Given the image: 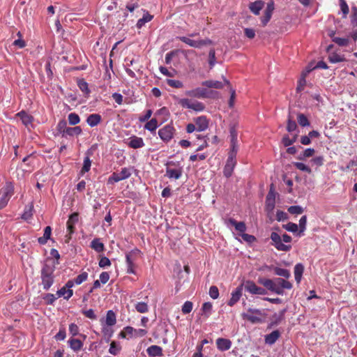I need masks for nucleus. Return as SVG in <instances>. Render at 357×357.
<instances>
[{"mask_svg":"<svg viewBox=\"0 0 357 357\" xmlns=\"http://www.w3.org/2000/svg\"><path fill=\"white\" fill-rule=\"evenodd\" d=\"M276 193L274 189V185L271 184L269 192L266 198V208L268 212H271L275 208Z\"/></svg>","mask_w":357,"mask_h":357,"instance_id":"nucleus-8","label":"nucleus"},{"mask_svg":"<svg viewBox=\"0 0 357 357\" xmlns=\"http://www.w3.org/2000/svg\"><path fill=\"white\" fill-rule=\"evenodd\" d=\"M193 304L190 301H186L182 307V312L183 314H188L192 310Z\"/></svg>","mask_w":357,"mask_h":357,"instance_id":"nucleus-54","label":"nucleus"},{"mask_svg":"<svg viewBox=\"0 0 357 357\" xmlns=\"http://www.w3.org/2000/svg\"><path fill=\"white\" fill-rule=\"evenodd\" d=\"M178 104L180 105L182 107L192 109L196 112L203 111L205 108V106L203 103L188 98L178 99Z\"/></svg>","mask_w":357,"mask_h":357,"instance_id":"nucleus-5","label":"nucleus"},{"mask_svg":"<svg viewBox=\"0 0 357 357\" xmlns=\"http://www.w3.org/2000/svg\"><path fill=\"white\" fill-rule=\"evenodd\" d=\"M229 223L235 227V229L239 232H245L246 230L245 224L243 222H237L233 218L229 220Z\"/></svg>","mask_w":357,"mask_h":357,"instance_id":"nucleus-31","label":"nucleus"},{"mask_svg":"<svg viewBox=\"0 0 357 357\" xmlns=\"http://www.w3.org/2000/svg\"><path fill=\"white\" fill-rule=\"evenodd\" d=\"M215 61V52L214 49H211L208 53V63L211 68L213 67Z\"/></svg>","mask_w":357,"mask_h":357,"instance_id":"nucleus-52","label":"nucleus"},{"mask_svg":"<svg viewBox=\"0 0 357 357\" xmlns=\"http://www.w3.org/2000/svg\"><path fill=\"white\" fill-rule=\"evenodd\" d=\"M209 295L213 299L218 298L219 296V291L218 287L215 286L211 287L209 289Z\"/></svg>","mask_w":357,"mask_h":357,"instance_id":"nucleus-58","label":"nucleus"},{"mask_svg":"<svg viewBox=\"0 0 357 357\" xmlns=\"http://www.w3.org/2000/svg\"><path fill=\"white\" fill-rule=\"evenodd\" d=\"M91 247L98 252H102L105 248L104 244L98 238H95L91 241Z\"/></svg>","mask_w":357,"mask_h":357,"instance_id":"nucleus-35","label":"nucleus"},{"mask_svg":"<svg viewBox=\"0 0 357 357\" xmlns=\"http://www.w3.org/2000/svg\"><path fill=\"white\" fill-rule=\"evenodd\" d=\"M245 289L252 294L265 295L266 294L265 289L257 286L254 282L250 280L245 282Z\"/></svg>","mask_w":357,"mask_h":357,"instance_id":"nucleus-10","label":"nucleus"},{"mask_svg":"<svg viewBox=\"0 0 357 357\" xmlns=\"http://www.w3.org/2000/svg\"><path fill=\"white\" fill-rule=\"evenodd\" d=\"M297 128V125L295 122V121L292 120L291 117L289 116L288 119L287 126V130L288 132H291L294 131Z\"/></svg>","mask_w":357,"mask_h":357,"instance_id":"nucleus-53","label":"nucleus"},{"mask_svg":"<svg viewBox=\"0 0 357 357\" xmlns=\"http://www.w3.org/2000/svg\"><path fill=\"white\" fill-rule=\"evenodd\" d=\"M145 128L153 132L158 128V121L155 119H152L145 124Z\"/></svg>","mask_w":357,"mask_h":357,"instance_id":"nucleus-40","label":"nucleus"},{"mask_svg":"<svg viewBox=\"0 0 357 357\" xmlns=\"http://www.w3.org/2000/svg\"><path fill=\"white\" fill-rule=\"evenodd\" d=\"M91 162L89 157H86L84 160V165L82 169V173L84 174L89 171L91 167Z\"/></svg>","mask_w":357,"mask_h":357,"instance_id":"nucleus-55","label":"nucleus"},{"mask_svg":"<svg viewBox=\"0 0 357 357\" xmlns=\"http://www.w3.org/2000/svg\"><path fill=\"white\" fill-rule=\"evenodd\" d=\"M294 165L299 170L301 171H303V172H305L307 174H310L311 172V169L309 166L305 165L304 163L303 162H294Z\"/></svg>","mask_w":357,"mask_h":357,"instance_id":"nucleus-45","label":"nucleus"},{"mask_svg":"<svg viewBox=\"0 0 357 357\" xmlns=\"http://www.w3.org/2000/svg\"><path fill=\"white\" fill-rule=\"evenodd\" d=\"M87 278L88 273L86 272H83L75 278V282L77 284H80L83 282L86 281L87 280Z\"/></svg>","mask_w":357,"mask_h":357,"instance_id":"nucleus-50","label":"nucleus"},{"mask_svg":"<svg viewBox=\"0 0 357 357\" xmlns=\"http://www.w3.org/2000/svg\"><path fill=\"white\" fill-rule=\"evenodd\" d=\"M283 227L289 231L296 232L298 231V225L293 222H289L287 225H284Z\"/></svg>","mask_w":357,"mask_h":357,"instance_id":"nucleus-56","label":"nucleus"},{"mask_svg":"<svg viewBox=\"0 0 357 357\" xmlns=\"http://www.w3.org/2000/svg\"><path fill=\"white\" fill-rule=\"evenodd\" d=\"M153 19V15H150L149 13H146L144 15L143 17L139 19L137 23V27L138 29H141L145 23L151 21Z\"/></svg>","mask_w":357,"mask_h":357,"instance_id":"nucleus-36","label":"nucleus"},{"mask_svg":"<svg viewBox=\"0 0 357 357\" xmlns=\"http://www.w3.org/2000/svg\"><path fill=\"white\" fill-rule=\"evenodd\" d=\"M275 273L277 275L288 278L290 276V273L287 269L275 267L274 268Z\"/></svg>","mask_w":357,"mask_h":357,"instance_id":"nucleus-41","label":"nucleus"},{"mask_svg":"<svg viewBox=\"0 0 357 357\" xmlns=\"http://www.w3.org/2000/svg\"><path fill=\"white\" fill-rule=\"evenodd\" d=\"M182 174L181 169H170L167 168L166 175L170 178L178 179L181 177Z\"/></svg>","mask_w":357,"mask_h":357,"instance_id":"nucleus-27","label":"nucleus"},{"mask_svg":"<svg viewBox=\"0 0 357 357\" xmlns=\"http://www.w3.org/2000/svg\"><path fill=\"white\" fill-rule=\"evenodd\" d=\"M242 291V285L238 287L235 291L231 294V298L228 302L229 306H233L241 298Z\"/></svg>","mask_w":357,"mask_h":357,"instance_id":"nucleus-20","label":"nucleus"},{"mask_svg":"<svg viewBox=\"0 0 357 357\" xmlns=\"http://www.w3.org/2000/svg\"><path fill=\"white\" fill-rule=\"evenodd\" d=\"M33 209V204L31 203L29 206H27L26 207V210L24 212V213L22 214V218L24 220L29 219L33 215V213H32Z\"/></svg>","mask_w":357,"mask_h":357,"instance_id":"nucleus-43","label":"nucleus"},{"mask_svg":"<svg viewBox=\"0 0 357 357\" xmlns=\"http://www.w3.org/2000/svg\"><path fill=\"white\" fill-rule=\"evenodd\" d=\"M121 349V347L118 346L116 342L113 341L110 344L109 352L112 355H116Z\"/></svg>","mask_w":357,"mask_h":357,"instance_id":"nucleus-51","label":"nucleus"},{"mask_svg":"<svg viewBox=\"0 0 357 357\" xmlns=\"http://www.w3.org/2000/svg\"><path fill=\"white\" fill-rule=\"evenodd\" d=\"M73 290L68 289L65 286L63 287L61 289L58 290L56 292L58 297L63 296V298L66 300H68L73 296Z\"/></svg>","mask_w":357,"mask_h":357,"instance_id":"nucleus-26","label":"nucleus"},{"mask_svg":"<svg viewBox=\"0 0 357 357\" xmlns=\"http://www.w3.org/2000/svg\"><path fill=\"white\" fill-rule=\"evenodd\" d=\"M354 166L357 167V159L351 160L346 167H341L340 169L343 172H348Z\"/></svg>","mask_w":357,"mask_h":357,"instance_id":"nucleus-62","label":"nucleus"},{"mask_svg":"<svg viewBox=\"0 0 357 357\" xmlns=\"http://www.w3.org/2000/svg\"><path fill=\"white\" fill-rule=\"evenodd\" d=\"M271 239L273 241V245L275 248L280 251H289L291 246L290 245H285L282 242L280 236L276 232H272L271 234ZM282 241L285 243H289L291 241V237L286 234L282 235Z\"/></svg>","mask_w":357,"mask_h":357,"instance_id":"nucleus-3","label":"nucleus"},{"mask_svg":"<svg viewBox=\"0 0 357 357\" xmlns=\"http://www.w3.org/2000/svg\"><path fill=\"white\" fill-rule=\"evenodd\" d=\"M280 336V333L278 331H274L266 336V343L273 344L278 340Z\"/></svg>","mask_w":357,"mask_h":357,"instance_id":"nucleus-24","label":"nucleus"},{"mask_svg":"<svg viewBox=\"0 0 357 357\" xmlns=\"http://www.w3.org/2000/svg\"><path fill=\"white\" fill-rule=\"evenodd\" d=\"M186 94L196 98H204L208 97L206 89L202 88H197L194 90L187 91Z\"/></svg>","mask_w":357,"mask_h":357,"instance_id":"nucleus-16","label":"nucleus"},{"mask_svg":"<svg viewBox=\"0 0 357 357\" xmlns=\"http://www.w3.org/2000/svg\"><path fill=\"white\" fill-rule=\"evenodd\" d=\"M43 298L46 301L47 304L52 305L57 298L54 294H47Z\"/></svg>","mask_w":357,"mask_h":357,"instance_id":"nucleus-57","label":"nucleus"},{"mask_svg":"<svg viewBox=\"0 0 357 357\" xmlns=\"http://www.w3.org/2000/svg\"><path fill=\"white\" fill-rule=\"evenodd\" d=\"M77 85L79 89L85 93L86 96H89L90 93V90L89 89L88 83L84 81V79H81L77 81Z\"/></svg>","mask_w":357,"mask_h":357,"instance_id":"nucleus-38","label":"nucleus"},{"mask_svg":"<svg viewBox=\"0 0 357 357\" xmlns=\"http://www.w3.org/2000/svg\"><path fill=\"white\" fill-rule=\"evenodd\" d=\"M135 328L131 326H126L120 333L119 336L122 338H130L134 337Z\"/></svg>","mask_w":357,"mask_h":357,"instance_id":"nucleus-32","label":"nucleus"},{"mask_svg":"<svg viewBox=\"0 0 357 357\" xmlns=\"http://www.w3.org/2000/svg\"><path fill=\"white\" fill-rule=\"evenodd\" d=\"M217 347L220 351H227L231 348V342L229 339L220 337L216 340Z\"/></svg>","mask_w":357,"mask_h":357,"instance_id":"nucleus-15","label":"nucleus"},{"mask_svg":"<svg viewBox=\"0 0 357 357\" xmlns=\"http://www.w3.org/2000/svg\"><path fill=\"white\" fill-rule=\"evenodd\" d=\"M273 10H274V2L273 0H271L270 2L268 3L267 7L264 12V14L269 15L271 16Z\"/></svg>","mask_w":357,"mask_h":357,"instance_id":"nucleus-61","label":"nucleus"},{"mask_svg":"<svg viewBox=\"0 0 357 357\" xmlns=\"http://www.w3.org/2000/svg\"><path fill=\"white\" fill-rule=\"evenodd\" d=\"M80 121L79 116L75 113H70L68 115V121L70 125L75 126Z\"/></svg>","mask_w":357,"mask_h":357,"instance_id":"nucleus-47","label":"nucleus"},{"mask_svg":"<svg viewBox=\"0 0 357 357\" xmlns=\"http://www.w3.org/2000/svg\"><path fill=\"white\" fill-rule=\"evenodd\" d=\"M275 285L276 288H279L280 291H281L280 295H282L284 294V289H290L292 287V284L291 282L280 278H275Z\"/></svg>","mask_w":357,"mask_h":357,"instance_id":"nucleus-13","label":"nucleus"},{"mask_svg":"<svg viewBox=\"0 0 357 357\" xmlns=\"http://www.w3.org/2000/svg\"><path fill=\"white\" fill-rule=\"evenodd\" d=\"M288 218V215L282 211H278L276 213V219L278 221H284Z\"/></svg>","mask_w":357,"mask_h":357,"instance_id":"nucleus-60","label":"nucleus"},{"mask_svg":"<svg viewBox=\"0 0 357 357\" xmlns=\"http://www.w3.org/2000/svg\"><path fill=\"white\" fill-rule=\"evenodd\" d=\"M195 122L197 131H204L208 127V121L206 116H199L195 119Z\"/></svg>","mask_w":357,"mask_h":357,"instance_id":"nucleus-14","label":"nucleus"},{"mask_svg":"<svg viewBox=\"0 0 357 357\" xmlns=\"http://www.w3.org/2000/svg\"><path fill=\"white\" fill-rule=\"evenodd\" d=\"M135 309L140 313H145L148 312L149 307L146 303L139 302L136 304Z\"/></svg>","mask_w":357,"mask_h":357,"instance_id":"nucleus-46","label":"nucleus"},{"mask_svg":"<svg viewBox=\"0 0 357 357\" xmlns=\"http://www.w3.org/2000/svg\"><path fill=\"white\" fill-rule=\"evenodd\" d=\"M130 147L132 149H139L144 146V144L141 137H132L128 143Z\"/></svg>","mask_w":357,"mask_h":357,"instance_id":"nucleus-23","label":"nucleus"},{"mask_svg":"<svg viewBox=\"0 0 357 357\" xmlns=\"http://www.w3.org/2000/svg\"><path fill=\"white\" fill-rule=\"evenodd\" d=\"M202 84L208 88L214 89H222L223 88L224 86V84L222 82L215 80H206L203 82Z\"/></svg>","mask_w":357,"mask_h":357,"instance_id":"nucleus-30","label":"nucleus"},{"mask_svg":"<svg viewBox=\"0 0 357 357\" xmlns=\"http://www.w3.org/2000/svg\"><path fill=\"white\" fill-rule=\"evenodd\" d=\"M297 119L299 125L303 127L308 126L310 124V121L304 114L299 113L297 116Z\"/></svg>","mask_w":357,"mask_h":357,"instance_id":"nucleus-39","label":"nucleus"},{"mask_svg":"<svg viewBox=\"0 0 357 357\" xmlns=\"http://www.w3.org/2000/svg\"><path fill=\"white\" fill-rule=\"evenodd\" d=\"M121 180L128 178L130 175V172L127 168H123L120 172H118Z\"/></svg>","mask_w":357,"mask_h":357,"instance_id":"nucleus-59","label":"nucleus"},{"mask_svg":"<svg viewBox=\"0 0 357 357\" xmlns=\"http://www.w3.org/2000/svg\"><path fill=\"white\" fill-rule=\"evenodd\" d=\"M167 83L169 86L175 89H180L183 86V83L179 80L167 79Z\"/></svg>","mask_w":357,"mask_h":357,"instance_id":"nucleus-49","label":"nucleus"},{"mask_svg":"<svg viewBox=\"0 0 357 357\" xmlns=\"http://www.w3.org/2000/svg\"><path fill=\"white\" fill-rule=\"evenodd\" d=\"M110 264H111L110 260L106 257H101V259L99 261V266L101 268H105V266H110Z\"/></svg>","mask_w":357,"mask_h":357,"instance_id":"nucleus-63","label":"nucleus"},{"mask_svg":"<svg viewBox=\"0 0 357 357\" xmlns=\"http://www.w3.org/2000/svg\"><path fill=\"white\" fill-rule=\"evenodd\" d=\"M331 40L340 47H347L349 44V39L348 38H340L331 36Z\"/></svg>","mask_w":357,"mask_h":357,"instance_id":"nucleus-29","label":"nucleus"},{"mask_svg":"<svg viewBox=\"0 0 357 357\" xmlns=\"http://www.w3.org/2000/svg\"><path fill=\"white\" fill-rule=\"evenodd\" d=\"M55 266L54 262H46L41 270V280L43 289L48 290L54 282V272Z\"/></svg>","mask_w":357,"mask_h":357,"instance_id":"nucleus-1","label":"nucleus"},{"mask_svg":"<svg viewBox=\"0 0 357 357\" xmlns=\"http://www.w3.org/2000/svg\"><path fill=\"white\" fill-rule=\"evenodd\" d=\"M140 255L139 250H134L126 255V261L128 266H134V261Z\"/></svg>","mask_w":357,"mask_h":357,"instance_id":"nucleus-19","label":"nucleus"},{"mask_svg":"<svg viewBox=\"0 0 357 357\" xmlns=\"http://www.w3.org/2000/svg\"><path fill=\"white\" fill-rule=\"evenodd\" d=\"M17 116H18L21 119L23 124L25 125L26 127L32 124L33 118L32 116L28 114L26 112L22 111L17 113Z\"/></svg>","mask_w":357,"mask_h":357,"instance_id":"nucleus-18","label":"nucleus"},{"mask_svg":"<svg viewBox=\"0 0 357 357\" xmlns=\"http://www.w3.org/2000/svg\"><path fill=\"white\" fill-rule=\"evenodd\" d=\"M284 313V310H282L280 312L279 314H275L273 317L274 319L273 324L277 325L283 319Z\"/></svg>","mask_w":357,"mask_h":357,"instance_id":"nucleus-64","label":"nucleus"},{"mask_svg":"<svg viewBox=\"0 0 357 357\" xmlns=\"http://www.w3.org/2000/svg\"><path fill=\"white\" fill-rule=\"evenodd\" d=\"M180 40L185 43V44L190 45V47L200 48L202 46L210 45L213 43L212 40L210 39H204L199 40H194L188 37L182 36L178 38Z\"/></svg>","mask_w":357,"mask_h":357,"instance_id":"nucleus-7","label":"nucleus"},{"mask_svg":"<svg viewBox=\"0 0 357 357\" xmlns=\"http://www.w3.org/2000/svg\"><path fill=\"white\" fill-rule=\"evenodd\" d=\"M264 2L262 1H257L250 4V9L255 15H259L260 10L264 7Z\"/></svg>","mask_w":357,"mask_h":357,"instance_id":"nucleus-25","label":"nucleus"},{"mask_svg":"<svg viewBox=\"0 0 357 357\" xmlns=\"http://www.w3.org/2000/svg\"><path fill=\"white\" fill-rule=\"evenodd\" d=\"M63 134L69 135V136H74V135H79L82 132V129L79 126H75V127H68L66 128L63 131Z\"/></svg>","mask_w":357,"mask_h":357,"instance_id":"nucleus-28","label":"nucleus"},{"mask_svg":"<svg viewBox=\"0 0 357 357\" xmlns=\"http://www.w3.org/2000/svg\"><path fill=\"white\" fill-rule=\"evenodd\" d=\"M303 271H304V267L301 264H298L294 267L295 280L298 283H299L301 282Z\"/></svg>","mask_w":357,"mask_h":357,"instance_id":"nucleus-33","label":"nucleus"},{"mask_svg":"<svg viewBox=\"0 0 357 357\" xmlns=\"http://www.w3.org/2000/svg\"><path fill=\"white\" fill-rule=\"evenodd\" d=\"M288 212L293 215H298L303 212V209L299 206H291L289 207Z\"/></svg>","mask_w":357,"mask_h":357,"instance_id":"nucleus-48","label":"nucleus"},{"mask_svg":"<svg viewBox=\"0 0 357 357\" xmlns=\"http://www.w3.org/2000/svg\"><path fill=\"white\" fill-rule=\"evenodd\" d=\"M212 310V304L209 302L204 303L202 305V310L205 317L208 318Z\"/></svg>","mask_w":357,"mask_h":357,"instance_id":"nucleus-42","label":"nucleus"},{"mask_svg":"<svg viewBox=\"0 0 357 357\" xmlns=\"http://www.w3.org/2000/svg\"><path fill=\"white\" fill-rule=\"evenodd\" d=\"M236 153L235 151H230L229 153V157L227 158L226 165L224 168V175L226 177H229L231 176L234 168L236 165Z\"/></svg>","mask_w":357,"mask_h":357,"instance_id":"nucleus-6","label":"nucleus"},{"mask_svg":"<svg viewBox=\"0 0 357 357\" xmlns=\"http://www.w3.org/2000/svg\"><path fill=\"white\" fill-rule=\"evenodd\" d=\"M328 61L332 63L344 62L346 59L343 54H337V52H332L328 56Z\"/></svg>","mask_w":357,"mask_h":357,"instance_id":"nucleus-22","label":"nucleus"},{"mask_svg":"<svg viewBox=\"0 0 357 357\" xmlns=\"http://www.w3.org/2000/svg\"><path fill=\"white\" fill-rule=\"evenodd\" d=\"M14 193V186L12 183L7 182L0 190V209L3 208Z\"/></svg>","mask_w":357,"mask_h":357,"instance_id":"nucleus-4","label":"nucleus"},{"mask_svg":"<svg viewBox=\"0 0 357 357\" xmlns=\"http://www.w3.org/2000/svg\"><path fill=\"white\" fill-rule=\"evenodd\" d=\"M147 354L151 357L162 356V349L157 345H152L146 349Z\"/></svg>","mask_w":357,"mask_h":357,"instance_id":"nucleus-17","label":"nucleus"},{"mask_svg":"<svg viewBox=\"0 0 357 357\" xmlns=\"http://www.w3.org/2000/svg\"><path fill=\"white\" fill-rule=\"evenodd\" d=\"M224 81H225V83L229 86L231 97H230V99L229 101V105L230 107H232L234 105V99H235V95H236L235 90L231 87L230 82L227 79H224Z\"/></svg>","mask_w":357,"mask_h":357,"instance_id":"nucleus-44","label":"nucleus"},{"mask_svg":"<svg viewBox=\"0 0 357 357\" xmlns=\"http://www.w3.org/2000/svg\"><path fill=\"white\" fill-rule=\"evenodd\" d=\"M312 63L310 62L307 66L306 67V69L305 71H303L301 74V78L299 79L298 82V86L296 88L297 91H302L304 90L305 86L306 85V77L310 73V72L312 70V68H311Z\"/></svg>","mask_w":357,"mask_h":357,"instance_id":"nucleus-12","label":"nucleus"},{"mask_svg":"<svg viewBox=\"0 0 357 357\" xmlns=\"http://www.w3.org/2000/svg\"><path fill=\"white\" fill-rule=\"evenodd\" d=\"M101 121V116L98 114H90L86 119L87 123L91 126H96L99 124Z\"/></svg>","mask_w":357,"mask_h":357,"instance_id":"nucleus-21","label":"nucleus"},{"mask_svg":"<svg viewBox=\"0 0 357 357\" xmlns=\"http://www.w3.org/2000/svg\"><path fill=\"white\" fill-rule=\"evenodd\" d=\"M241 316L244 319H247L252 324L264 322L266 318L264 310L252 308H249L248 312L242 313Z\"/></svg>","mask_w":357,"mask_h":357,"instance_id":"nucleus-2","label":"nucleus"},{"mask_svg":"<svg viewBox=\"0 0 357 357\" xmlns=\"http://www.w3.org/2000/svg\"><path fill=\"white\" fill-rule=\"evenodd\" d=\"M258 282L264 286L268 290L275 292L277 294H281V291H280L279 288H276L275 279L271 280L264 278H259Z\"/></svg>","mask_w":357,"mask_h":357,"instance_id":"nucleus-11","label":"nucleus"},{"mask_svg":"<svg viewBox=\"0 0 357 357\" xmlns=\"http://www.w3.org/2000/svg\"><path fill=\"white\" fill-rule=\"evenodd\" d=\"M106 324L109 326H114L116 322V314L112 310H109L106 316Z\"/></svg>","mask_w":357,"mask_h":357,"instance_id":"nucleus-34","label":"nucleus"},{"mask_svg":"<svg viewBox=\"0 0 357 357\" xmlns=\"http://www.w3.org/2000/svg\"><path fill=\"white\" fill-rule=\"evenodd\" d=\"M175 129L170 125L165 126L158 131V135L164 142H169L174 136Z\"/></svg>","mask_w":357,"mask_h":357,"instance_id":"nucleus-9","label":"nucleus"},{"mask_svg":"<svg viewBox=\"0 0 357 357\" xmlns=\"http://www.w3.org/2000/svg\"><path fill=\"white\" fill-rule=\"evenodd\" d=\"M71 349L75 351L82 349L83 343L78 339H70L69 341Z\"/></svg>","mask_w":357,"mask_h":357,"instance_id":"nucleus-37","label":"nucleus"}]
</instances>
